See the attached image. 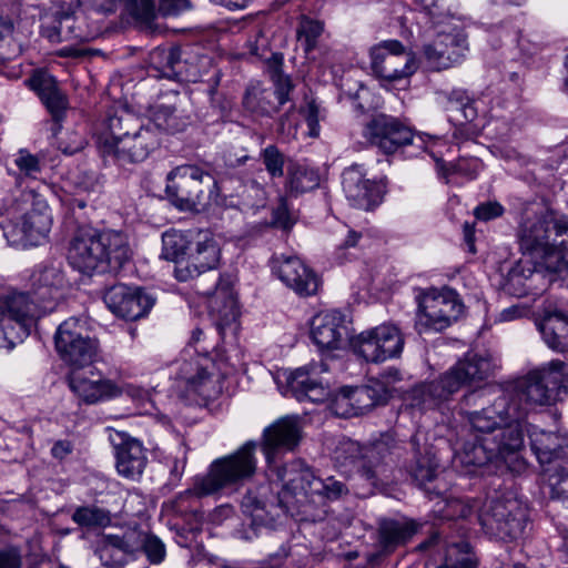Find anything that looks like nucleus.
Segmentation results:
<instances>
[{"mask_svg": "<svg viewBox=\"0 0 568 568\" xmlns=\"http://www.w3.org/2000/svg\"><path fill=\"white\" fill-rule=\"evenodd\" d=\"M458 405L474 438L454 454L453 466L456 469L470 474L474 468L505 458L524 447V428L504 420L503 416L507 415L504 399L495 402L471 390L462 397Z\"/></svg>", "mask_w": 568, "mask_h": 568, "instance_id": "nucleus-1", "label": "nucleus"}, {"mask_svg": "<svg viewBox=\"0 0 568 568\" xmlns=\"http://www.w3.org/2000/svg\"><path fill=\"white\" fill-rule=\"evenodd\" d=\"M64 284L60 267L41 266L31 274L28 293L14 292L0 296V349L12 348L30 334L38 310H52L48 304L61 296Z\"/></svg>", "mask_w": 568, "mask_h": 568, "instance_id": "nucleus-2", "label": "nucleus"}, {"mask_svg": "<svg viewBox=\"0 0 568 568\" xmlns=\"http://www.w3.org/2000/svg\"><path fill=\"white\" fill-rule=\"evenodd\" d=\"M476 393L487 395L495 402L504 399L507 410L504 420L524 428L525 418L531 409L551 406L567 396L568 363L556 359L529 372L509 394L491 388L476 389Z\"/></svg>", "mask_w": 568, "mask_h": 568, "instance_id": "nucleus-3", "label": "nucleus"}, {"mask_svg": "<svg viewBox=\"0 0 568 568\" xmlns=\"http://www.w3.org/2000/svg\"><path fill=\"white\" fill-rule=\"evenodd\" d=\"M495 368L490 353L469 352L436 378L413 386L408 392L410 406L420 410L442 409L463 387L489 378Z\"/></svg>", "mask_w": 568, "mask_h": 568, "instance_id": "nucleus-4", "label": "nucleus"}, {"mask_svg": "<svg viewBox=\"0 0 568 568\" xmlns=\"http://www.w3.org/2000/svg\"><path fill=\"white\" fill-rule=\"evenodd\" d=\"M132 251L128 236L120 231L99 232L92 226H80L68 248V261L79 272L116 273L130 261Z\"/></svg>", "mask_w": 568, "mask_h": 568, "instance_id": "nucleus-5", "label": "nucleus"}, {"mask_svg": "<svg viewBox=\"0 0 568 568\" xmlns=\"http://www.w3.org/2000/svg\"><path fill=\"white\" fill-rule=\"evenodd\" d=\"M160 143V134L152 125L125 111L109 116L97 140L100 154L121 166L143 162Z\"/></svg>", "mask_w": 568, "mask_h": 568, "instance_id": "nucleus-6", "label": "nucleus"}, {"mask_svg": "<svg viewBox=\"0 0 568 568\" xmlns=\"http://www.w3.org/2000/svg\"><path fill=\"white\" fill-rule=\"evenodd\" d=\"M165 192L170 202L180 211L203 212L217 201L216 179L194 164L174 168L166 175Z\"/></svg>", "mask_w": 568, "mask_h": 568, "instance_id": "nucleus-7", "label": "nucleus"}, {"mask_svg": "<svg viewBox=\"0 0 568 568\" xmlns=\"http://www.w3.org/2000/svg\"><path fill=\"white\" fill-rule=\"evenodd\" d=\"M255 450L256 443L247 442L235 453L215 459L206 475L195 479L190 493L203 497L224 489L236 490L256 471Z\"/></svg>", "mask_w": 568, "mask_h": 568, "instance_id": "nucleus-8", "label": "nucleus"}, {"mask_svg": "<svg viewBox=\"0 0 568 568\" xmlns=\"http://www.w3.org/2000/svg\"><path fill=\"white\" fill-rule=\"evenodd\" d=\"M278 477L283 483V493L280 495L278 503L286 509L294 506L298 496L320 495L334 500L348 494L344 483L333 477L326 479L316 477L312 468L301 459L285 465L278 471Z\"/></svg>", "mask_w": 568, "mask_h": 568, "instance_id": "nucleus-9", "label": "nucleus"}, {"mask_svg": "<svg viewBox=\"0 0 568 568\" xmlns=\"http://www.w3.org/2000/svg\"><path fill=\"white\" fill-rule=\"evenodd\" d=\"M478 518L487 534L501 540H511L524 530L527 507L515 493L499 491L487 498Z\"/></svg>", "mask_w": 568, "mask_h": 568, "instance_id": "nucleus-10", "label": "nucleus"}, {"mask_svg": "<svg viewBox=\"0 0 568 568\" xmlns=\"http://www.w3.org/2000/svg\"><path fill=\"white\" fill-rule=\"evenodd\" d=\"M417 302L415 326L419 333L429 329L440 332L456 322L464 311L458 294L448 287L424 291Z\"/></svg>", "mask_w": 568, "mask_h": 568, "instance_id": "nucleus-11", "label": "nucleus"}, {"mask_svg": "<svg viewBox=\"0 0 568 568\" xmlns=\"http://www.w3.org/2000/svg\"><path fill=\"white\" fill-rule=\"evenodd\" d=\"M404 344L405 339L399 328L388 323L363 331L349 341L356 356L375 364L399 357Z\"/></svg>", "mask_w": 568, "mask_h": 568, "instance_id": "nucleus-12", "label": "nucleus"}, {"mask_svg": "<svg viewBox=\"0 0 568 568\" xmlns=\"http://www.w3.org/2000/svg\"><path fill=\"white\" fill-rule=\"evenodd\" d=\"M54 344L62 361L74 369L90 366L99 351L98 341L84 335L80 321L73 317L59 325Z\"/></svg>", "mask_w": 568, "mask_h": 568, "instance_id": "nucleus-13", "label": "nucleus"}, {"mask_svg": "<svg viewBox=\"0 0 568 568\" xmlns=\"http://www.w3.org/2000/svg\"><path fill=\"white\" fill-rule=\"evenodd\" d=\"M189 260L178 262L174 275L186 282L220 264L221 246L210 230H193Z\"/></svg>", "mask_w": 568, "mask_h": 568, "instance_id": "nucleus-14", "label": "nucleus"}, {"mask_svg": "<svg viewBox=\"0 0 568 568\" xmlns=\"http://www.w3.org/2000/svg\"><path fill=\"white\" fill-rule=\"evenodd\" d=\"M415 2L422 7L434 27L447 26V28L438 31L435 40L442 43L444 51L447 52L446 54L456 51L459 63L468 50V43L466 34L459 26L454 23L459 19L452 11V0H415Z\"/></svg>", "mask_w": 568, "mask_h": 568, "instance_id": "nucleus-15", "label": "nucleus"}, {"mask_svg": "<svg viewBox=\"0 0 568 568\" xmlns=\"http://www.w3.org/2000/svg\"><path fill=\"white\" fill-rule=\"evenodd\" d=\"M397 449L398 442L395 436L382 434L379 438L363 445L357 473L372 487L384 485L389 478L387 458Z\"/></svg>", "mask_w": 568, "mask_h": 568, "instance_id": "nucleus-16", "label": "nucleus"}, {"mask_svg": "<svg viewBox=\"0 0 568 568\" xmlns=\"http://www.w3.org/2000/svg\"><path fill=\"white\" fill-rule=\"evenodd\" d=\"M372 69L382 79L396 81L412 75L415 70V59L405 50L402 42L388 40L371 50Z\"/></svg>", "mask_w": 568, "mask_h": 568, "instance_id": "nucleus-17", "label": "nucleus"}, {"mask_svg": "<svg viewBox=\"0 0 568 568\" xmlns=\"http://www.w3.org/2000/svg\"><path fill=\"white\" fill-rule=\"evenodd\" d=\"M366 140L385 154H393L399 148L414 143L412 130L398 119L378 114L368 121L363 131Z\"/></svg>", "mask_w": 568, "mask_h": 568, "instance_id": "nucleus-18", "label": "nucleus"}, {"mask_svg": "<svg viewBox=\"0 0 568 568\" xmlns=\"http://www.w3.org/2000/svg\"><path fill=\"white\" fill-rule=\"evenodd\" d=\"M558 232H560V220L551 214L526 217L518 230L520 248L530 254L537 253L548 261L552 239Z\"/></svg>", "mask_w": 568, "mask_h": 568, "instance_id": "nucleus-19", "label": "nucleus"}, {"mask_svg": "<svg viewBox=\"0 0 568 568\" xmlns=\"http://www.w3.org/2000/svg\"><path fill=\"white\" fill-rule=\"evenodd\" d=\"M108 308L118 317L136 321L146 315L154 305V298L142 288L116 284L109 287L103 296Z\"/></svg>", "mask_w": 568, "mask_h": 568, "instance_id": "nucleus-20", "label": "nucleus"}, {"mask_svg": "<svg viewBox=\"0 0 568 568\" xmlns=\"http://www.w3.org/2000/svg\"><path fill=\"white\" fill-rule=\"evenodd\" d=\"M272 270L298 296L307 297L318 292L320 277L297 256H274Z\"/></svg>", "mask_w": 568, "mask_h": 568, "instance_id": "nucleus-21", "label": "nucleus"}, {"mask_svg": "<svg viewBox=\"0 0 568 568\" xmlns=\"http://www.w3.org/2000/svg\"><path fill=\"white\" fill-rule=\"evenodd\" d=\"M275 89L264 88L260 83L251 84L243 97V106L251 113L270 116L280 106L288 102L293 84L287 75L277 74Z\"/></svg>", "mask_w": 568, "mask_h": 568, "instance_id": "nucleus-22", "label": "nucleus"}, {"mask_svg": "<svg viewBox=\"0 0 568 568\" xmlns=\"http://www.w3.org/2000/svg\"><path fill=\"white\" fill-rule=\"evenodd\" d=\"M323 365L310 364L283 374L285 378L284 395H291L298 402L321 403L328 396V389L324 385L321 373Z\"/></svg>", "mask_w": 568, "mask_h": 568, "instance_id": "nucleus-23", "label": "nucleus"}, {"mask_svg": "<svg viewBox=\"0 0 568 568\" xmlns=\"http://www.w3.org/2000/svg\"><path fill=\"white\" fill-rule=\"evenodd\" d=\"M409 444L413 453L407 465L409 476L418 487L425 489L430 498L440 496L442 490L437 486L433 489L427 487L436 479L439 467L433 446L426 443L419 433L410 437Z\"/></svg>", "mask_w": 568, "mask_h": 568, "instance_id": "nucleus-24", "label": "nucleus"}, {"mask_svg": "<svg viewBox=\"0 0 568 568\" xmlns=\"http://www.w3.org/2000/svg\"><path fill=\"white\" fill-rule=\"evenodd\" d=\"M342 185L351 205L359 210H372L382 201L378 184L365 179L359 165H353L343 172Z\"/></svg>", "mask_w": 568, "mask_h": 568, "instance_id": "nucleus-25", "label": "nucleus"}, {"mask_svg": "<svg viewBox=\"0 0 568 568\" xmlns=\"http://www.w3.org/2000/svg\"><path fill=\"white\" fill-rule=\"evenodd\" d=\"M528 435L532 453L541 465L561 459L568 454V434L561 430L548 432L524 422V436Z\"/></svg>", "mask_w": 568, "mask_h": 568, "instance_id": "nucleus-26", "label": "nucleus"}, {"mask_svg": "<svg viewBox=\"0 0 568 568\" xmlns=\"http://www.w3.org/2000/svg\"><path fill=\"white\" fill-rule=\"evenodd\" d=\"M348 334L347 321L338 311L323 312L311 322V337L321 349H337Z\"/></svg>", "mask_w": 568, "mask_h": 568, "instance_id": "nucleus-27", "label": "nucleus"}, {"mask_svg": "<svg viewBox=\"0 0 568 568\" xmlns=\"http://www.w3.org/2000/svg\"><path fill=\"white\" fill-rule=\"evenodd\" d=\"M301 439V429L297 422L284 417L268 426L263 434V450L268 463L274 454L281 450H293Z\"/></svg>", "mask_w": 568, "mask_h": 568, "instance_id": "nucleus-28", "label": "nucleus"}, {"mask_svg": "<svg viewBox=\"0 0 568 568\" xmlns=\"http://www.w3.org/2000/svg\"><path fill=\"white\" fill-rule=\"evenodd\" d=\"M71 390L84 403L95 404L100 400L118 397L122 394V387L111 379H91L79 369H73L68 376Z\"/></svg>", "mask_w": 568, "mask_h": 568, "instance_id": "nucleus-29", "label": "nucleus"}, {"mask_svg": "<svg viewBox=\"0 0 568 568\" xmlns=\"http://www.w3.org/2000/svg\"><path fill=\"white\" fill-rule=\"evenodd\" d=\"M418 530V524L414 520H396L382 518L376 530V545L379 555H389L399 546L405 545Z\"/></svg>", "mask_w": 568, "mask_h": 568, "instance_id": "nucleus-30", "label": "nucleus"}, {"mask_svg": "<svg viewBox=\"0 0 568 568\" xmlns=\"http://www.w3.org/2000/svg\"><path fill=\"white\" fill-rule=\"evenodd\" d=\"M52 224L50 209L45 201L36 200L32 207L26 212L17 229L22 234L20 241L23 245H38L47 237Z\"/></svg>", "mask_w": 568, "mask_h": 568, "instance_id": "nucleus-31", "label": "nucleus"}, {"mask_svg": "<svg viewBox=\"0 0 568 568\" xmlns=\"http://www.w3.org/2000/svg\"><path fill=\"white\" fill-rule=\"evenodd\" d=\"M139 542V535L134 530L105 535L99 549L100 559L105 567L120 568L128 555L136 552Z\"/></svg>", "mask_w": 568, "mask_h": 568, "instance_id": "nucleus-32", "label": "nucleus"}, {"mask_svg": "<svg viewBox=\"0 0 568 568\" xmlns=\"http://www.w3.org/2000/svg\"><path fill=\"white\" fill-rule=\"evenodd\" d=\"M282 493L283 489L277 493V496H274L271 493L270 485H262L255 490L250 489L241 501L242 510L258 523H265L268 516L271 519L278 516L277 513H274L276 508L281 509L284 514H287L294 506L286 509L278 503V498Z\"/></svg>", "mask_w": 568, "mask_h": 568, "instance_id": "nucleus-33", "label": "nucleus"}, {"mask_svg": "<svg viewBox=\"0 0 568 568\" xmlns=\"http://www.w3.org/2000/svg\"><path fill=\"white\" fill-rule=\"evenodd\" d=\"M178 378L184 383L189 394L197 395L204 400L215 398L221 392L214 376L197 363L183 362Z\"/></svg>", "mask_w": 568, "mask_h": 568, "instance_id": "nucleus-34", "label": "nucleus"}, {"mask_svg": "<svg viewBox=\"0 0 568 568\" xmlns=\"http://www.w3.org/2000/svg\"><path fill=\"white\" fill-rule=\"evenodd\" d=\"M27 83L37 92L52 118L55 121L61 120L67 108V99L58 89L55 79L44 71H37L27 80Z\"/></svg>", "mask_w": 568, "mask_h": 568, "instance_id": "nucleus-35", "label": "nucleus"}, {"mask_svg": "<svg viewBox=\"0 0 568 568\" xmlns=\"http://www.w3.org/2000/svg\"><path fill=\"white\" fill-rule=\"evenodd\" d=\"M548 347L556 352L568 351V316L560 311L544 308L537 323Z\"/></svg>", "mask_w": 568, "mask_h": 568, "instance_id": "nucleus-36", "label": "nucleus"}, {"mask_svg": "<svg viewBox=\"0 0 568 568\" xmlns=\"http://www.w3.org/2000/svg\"><path fill=\"white\" fill-rule=\"evenodd\" d=\"M82 4L92 7L94 10L113 13L124 7L126 12L134 19L152 27L155 18L154 0H79Z\"/></svg>", "mask_w": 568, "mask_h": 568, "instance_id": "nucleus-37", "label": "nucleus"}, {"mask_svg": "<svg viewBox=\"0 0 568 568\" xmlns=\"http://www.w3.org/2000/svg\"><path fill=\"white\" fill-rule=\"evenodd\" d=\"M146 455L142 444L128 438L116 447V469L125 478H139L146 465Z\"/></svg>", "mask_w": 568, "mask_h": 568, "instance_id": "nucleus-38", "label": "nucleus"}, {"mask_svg": "<svg viewBox=\"0 0 568 568\" xmlns=\"http://www.w3.org/2000/svg\"><path fill=\"white\" fill-rule=\"evenodd\" d=\"M210 313L215 317L219 329L236 321L239 316L237 301L233 292L226 287H215L209 302Z\"/></svg>", "mask_w": 568, "mask_h": 568, "instance_id": "nucleus-39", "label": "nucleus"}, {"mask_svg": "<svg viewBox=\"0 0 568 568\" xmlns=\"http://www.w3.org/2000/svg\"><path fill=\"white\" fill-rule=\"evenodd\" d=\"M210 69H212L210 57L182 49V58H180L179 65L175 67V79L196 83L204 80Z\"/></svg>", "mask_w": 568, "mask_h": 568, "instance_id": "nucleus-40", "label": "nucleus"}, {"mask_svg": "<svg viewBox=\"0 0 568 568\" xmlns=\"http://www.w3.org/2000/svg\"><path fill=\"white\" fill-rule=\"evenodd\" d=\"M381 398L378 389L372 386H359L344 390L341 400L351 406L349 414L363 415L375 407Z\"/></svg>", "mask_w": 568, "mask_h": 568, "instance_id": "nucleus-41", "label": "nucleus"}, {"mask_svg": "<svg viewBox=\"0 0 568 568\" xmlns=\"http://www.w3.org/2000/svg\"><path fill=\"white\" fill-rule=\"evenodd\" d=\"M193 230L186 232H166L163 234L162 256L165 260L174 261L175 265L180 261L189 260Z\"/></svg>", "mask_w": 568, "mask_h": 568, "instance_id": "nucleus-42", "label": "nucleus"}, {"mask_svg": "<svg viewBox=\"0 0 568 568\" xmlns=\"http://www.w3.org/2000/svg\"><path fill=\"white\" fill-rule=\"evenodd\" d=\"M320 185V176L316 171L295 164L287 171L286 191L292 195H298L314 190Z\"/></svg>", "mask_w": 568, "mask_h": 568, "instance_id": "nucleus-43", "label": "nucleus"}, {"mask_svg": "<svg viewBox=\"0 0 568 568\" xmlns=\"http://www.w3.org/2000/svg\"><path fill=\"white\" fill-rule=\"evenodd\" d=\"M145 125H152L161 135V132L175 133L184 130L186 121L176 114V110L168 105H159L152 112V116Z\"/></svg>", "mask_w": 568, "mask_h": 568, "instance_id": "nucleus-44", "label": "nucleus"}, {"mask_svg": "<svg viewBox=\"0 0 568 568\" xmlns=\"http://www.w3.org/2000/svg\"><path fill=\"white\" fill-rule=\"evenodd\" d=\"M362 447L363 445L349 438L342 439L333 452L335 466L345 473L352 469L358 471Z\"/></svg>", "mask_w": 568, "mask_h": 568, "instance_id": "nucleus-45", "label": "nucleus"}, {"mask_svg": "<svg viewBox=\"0 0 568 568\" xmlns=\"http://www.w3.org/2000/svg\"><path fill=\"white\" fill-rule=\"evenodd\" d=\"M444 47L434 39L424 45L423 58L429 70L442 71L449 69L458 63V54L456 51L445 54Z\"/></svg>", "mask_w": 568, "mask_h": 568, "instance_id": "nucleus-46", "label": "nucleus"}, {"mask_svg": "<svg viewBox=\"0 0 568 568\" xmlns=\"http://www.w3.org/2000/svg\"><path fill=\"white\" fill-rule=\"evenodd\" d=\"M551 245L547 266L556 272L568 271V226L566 222L560 220V232L554 236Z\"/></svg>", "mask_w": 568, "mask_h": 568, "instance_id": "nucleus-47", "label": "nucleus"}, {"mask_svg": "<svg viewBox=\"0 0 568 568\" xmlns=\"http://www.w3.org/2000/svg\"><path fill=\"white\" fill-rule=\"evenodd\" d=\"M72 520L85 528H103L111 524V514L108 509L95 505L75 508Z\"/></svg>", "mask_w": 568, "mask_h": 568, "instance_id": "nucleus-48", "label": "nucleus"}, {"mask_svg": "<svg viewBox=\"0 0 568 568\" xmlns=\"http://www.w3.org/2000/svg\"><path fill=\"white\" fill-rule=\"evenodd\" d=\"M180 58L182 49L179 47L156 48L150 54L151 64L169 79H175V67L179 65Z\"/></svg>", "mask_w": 568, "mask_h": 568, "instance_id": "nucleus-49", "label": "nucleus"}, {"mask_svg": "<svg viewBox=\"0 0 568 568\" xmlns=\"http://www.w3.org/2000/svg\"><path fill=\"white\" fill-rule=\"evenodd\" d=\"M437 568H476V560L467 541L448 545L444 564Z\"/></svg>", "mask_w": 568, "mask_h": 568, "instance_id": "nucleus-50", "label": "nucleus"}, {"mask_svg": "<svg viewBox=\"0 0 568 568\" xmlns=\"http://www.w3.org/2000/svg\"><path fill=\"white\" fill-rule=\"evenodd\" d=\"M324 27L322 22L310 19L305 16L301 17L297 37L304 47L306 53L313 51L316 48L317 39L323 33Z\"/></svg>", "mask_w": 568, "mask_h": 568, "instance_id": "nucleus-51", "label": "nucleus"}, {"mask_svg": "<svg viewBox=\"0 0 568 568\" xmlns=\"http://www.w3.org/2000/svg\"><path fill=\"white\" fill-rule=\"evenodd\" d=\"M126 530H134L139 535L140 545L136 547V551L143 550L152 564L162 562L165 557V547L159 538L146 535L136 527H130Z\"/></svg>", "mask_w": 568, "mask_h": 568, "instance_id": "nucleus-52", "label": "nucleus"}, {"mask_svg": "<svg viewBox=\"0 0 568 568\" xmlns=\"http://www.w3.org/2000/svg\"><path fill=\"white\" fill-rule=\"evenodd\" d=\"M260 158L272 179L284 175L285 155L276 145H267L261 151Z\"/></svg>", "mask_w": 568, "mask_h": 568, "instance_id": "nucleus-53", "label": "nucleus"}, {"mask_svg": "<svg viewBox=\"0 0 568 568\" xmlns=\"http://www.w3.org/2000/svg\"><path fill=\"white\" fill-rule=\"evenodd\" d=\"M445 98V108L447 111L460 112L466 121H473L475 119L476 112L466 91L453 90L452 92L446 94Z\"/></svg>", "mask_w": 568, "mask_h": 568, "instance_id": "nucleus-54", "label": "nucleus"}, {"mask_svg": "<svg viewBox=\"0 0 568 568\" xmlns=\"http://www.w3.org/2000/svg\"><path fill=\"white\" fill-rule=\"evenodd\" d=\"M298 126V114L291 105L290 109L280 118L277 125V133L283 139H292L296 135Z\"/></svg>", "mask_w": 568, "mask_h": 568, "instance_id": "nucleus-55", "label": "nucleus"}, {"mask_svg": "<svg viewBox=\"0 0 568 568\" xmlns=\"http://www.w3.org/2000/svg\"><path fill=\"white\" fill-rule=\"evenodd\" d=\"M479 163L477 160L460 159L456 163L449 164L448 168H442L445 176L449 174H460L465 178L473 180L477 176Z\"/></svg>", "mask_w": 568, "mask_h": 568, "instance_id": "nucleus-56", "label": "nucleus"}, {"mask_svg": "<svg viewBox=\"0 0 568 568\" xmlns=\"http://www.w3.org/2000/svg\"><path fill=\"white\" fill-rule=\"evenodd\" d=\"M87 144L85 138L75 132H67L64 136H60L58 141V148L64 153L72 155L84 149Z\"/></svg>", "mask_w": 568, "mask_h": 568, "instance_id": "nucleus-57", "label": "nucleus"}, {"mask_svg": "<svg viewBox=\"0 0 568 568\" xmlns=\"http://www.w3.org/2000/svg\"><path fill=\"white\" fill-rule=\"evenodd\" d=\"M551 488V497L568 501V473L565 470H557L549 477Z\"/></svg>", "mask_w": 568, "mask_h": 568, "instance_id": "nucleus-58", "label": "nucleus"}, {"mask_svg": "<svg viewBox=\"0 0 568 568\" xmlns=\"http://www.w3.org/2000/svg\"><path fill=\"white\" fill-rule=\"evenodd\" d=\"M14 163L19 170L28 176H34L38 172H40V162L38 158L26 150L19 151Z\"/></svg>", "mask_w": 568, "mask_h": 568, "instance_id": "nucleus-59", "label": "nucleus"}, {"mask_svg": "<svg viewBox=\"0 0 568 568\" xmlns=\"http://www.w3.org/2000/svg\"><path fill=\"white\" fill-rule=\"evenodd\" d=\"M308 126V135L317 138L320 135V110L314 101H310L305 109L302 110Z\"/></svg>", "mask_w": 568, "mask_h": 568, "instance_id": "nucleus-60", "label": "nucleus"}, {"mask_svg": "<svg viewBox=\"0 0 568 568\" xmlns=\"http://www.w3.org/2000/svg\"><path fill=\"white\" fill-rule=\"evenodd\" d=\"M504 213V207L496 201L479 204L474 214L478 220L489 221L499 217Z\"/></svg>", "mask_w": 568, "mask_h": 568, "instance_id": "nucleus-61", "label": "nucleus"}, {"mask_svg": "<svg viewBox=\"0 0 568 568\" xmlns=\"http://www.w3.org/2000/svg\"><path fill=\"white\" fill-rule=\"evenodd\" d=\"M272 223L283 230H288L293 226L294 220L291 217L286 200L282 197L278 206L273 212Z\"/></svg>", "mask_w": 568, "mask_h": 568, "instance_id": "nucleus-62", "label": "nucleus"}, {"mask_svg": "<svg viewBox=\"0 0 568 568\" xmlns=\"http://www.w3.org/2000/svg\"><path fill=\"white\" fill-rule=\"evenodd\" d=\"M22 558L18 548L8 547L0 550V568H21Z\"/></svg>", "mask_w": 568, "mask_h": 568, "instance_id": "nucleus-63", "label": "nucleus"}, {"mask_svg": "<svg viewBox=\"0 0 568 568\" xmlns=\"http://www.w3.org/2000/svg\"><path fill=\"white\" fill-rule=\"evenodd\" d=\"M534 274V270L530 262H524L523 260L510 270L509 283L521 284V280H528Z\"/></svg>", "mask_w": 568, "mask_h": 568, "instance_id": "nucleus-64", "label": "nucleus"}]
</instances>
